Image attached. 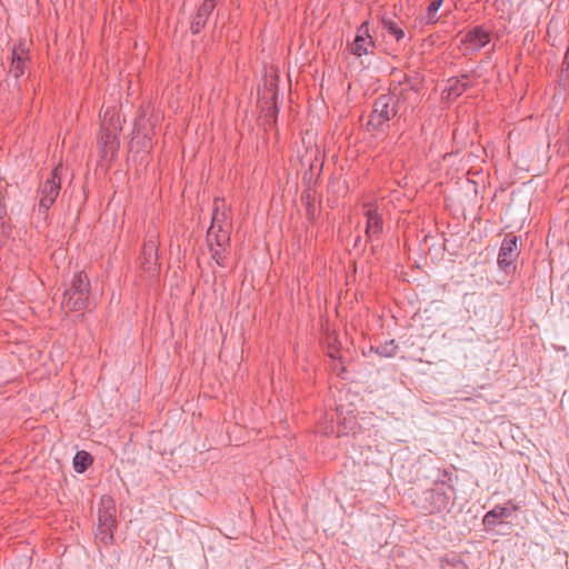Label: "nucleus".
<instances>
[{"instance_id":"nucleus-29","label":"nucleus","mask_w":569,"mask_h":569,"mask_svg":"<svg viewBox=\"0 0 569 569\" xmlns=\"http://www.w3.org/2000/svg\"><path fill=\"white\" fill-rule=\"evenodd\" d=\"M360 241H361V237H360V236H358V237L356 238V241H355V247H358V246H359V243H360Z\"/></svg>"},{"instance_id":"nucleus-3","label":"nucleus","mask_w":569,"mask_h":569,"mask_svg":"<svg viewBox=\"0 0 569 569\" xmlns=\"http://www.w3.org/2000/svg\"><path fill=\"white\" fill-rule=\"evenodd\" d=\"M90 291L91 283L87 273L84 271L74 273L70 288L64 291L62 306L69 312L87 309Z\"/></svg>"},{"instance_id":"nucleus-22","label":"nucleus","mask_w":569,"mask_h":569,"mask_svg":"<svg viewBox=\"0 0 569 569\" xmlns=\"http://www.w3.org/2000/svg\"><path fill=\"white\" fill-rule=\"evenodd\" d=\"M370 351L379 355L380 357L389 358L393 357L398 351V345L393 339L380 343L379 346H371Z\"/></svg>"},{"instance_id":"nucleus-8","label":"nucleus","mask_w":569,"mask_h":569,"mask_svg":"<svg viewBox=\"0 0 569 569\" xmlns=\"http://www.w3.org/2000/svg\"><path fill=\"white\" fill-rule=\"evenodd\" d=\"M375 41L369 32V22H362L356 32L355 40L350 44V51L357 57L373 53Z\"/></svg>"},{"instance_id":"nucleus-26","label":"nucleus","mask_w":569,"mask_h":569,"mask_svg":"<svg viewBox=\"0 0 569 569\" xmlns=\"http://www.w3.org/2000/svg\"><path fill=\"white\" fill-rule=\"evenodd\" d=\"M228 248L229 247H209L211 258L220 267L226 266Z\"/></svg>"},{"instance_id":"nucleus-15","label":"nucleus","mask_w":569,"mask_h":569,"mask_svg":"<svg viewBox=\"0 0 569 569\" xmlns=\"http://www.w3.org/2000/svg\"><path fill=\"white\" fill-rule=\"evenodd\" d=\"M228 220L229 216L224 199L216 197L213 199L212 219L210 227H214V229H230L231 226Z\"/></svg>"},{"instance_id":"nucleus-20","label":"nucleus","mask_w":569,"mask_h":569,"mask_svg":"<svg viewBox=\"0 0 569 569\" xmlns=\"http://www.w3.org/2000/svg\"><path fill=\"white\" fill-rule=\"evenodd\" d=\"M381 26L397 42H401L405 39L406 34L403 29L391 18L383 16L381 18Z\"/></svg>"},{"instance_id":"nucleus-1","label":"nucleus","mask_w":569,"mask_h":569,"mask_svg":"<svg viewBox=\"0 0 569 569\" xmlns=\"http://www.w3.org/2000/svg\"><path fill=\"white\" fill-rule=\"evenodd\" d=\"M409 90H415V87L408 81V88L401 89L399 94L389 92L377 97L366 124L367 131L386 132L390 127L389 121L398 114L400 103L406 100Z\"/></svg>"},{"instance_id":"nucleus-7","label":"nucleus","mask_w":569,"mask_h":569,"mask_svg":"<svg viewBox=\"0 0 569 569\" xmlns=\"http://www.w3.org/2000/svg\"><path fill=\"white\" fill-rule=\"evenodd\" d=\"M519 253L518 237L512 232L507 233L501 242L498 253L499 268L506 273H509L511 270H516L515 263Z\"/></svg>"},{"instance_id":"nucleus-2","label":"nucleus","mask_w":569,"mask_h":569,"mask_svg":"<svg viewBox=\"0 0 569 569\" xmlns=\"http://www.w3.org/2000/svg\"><path fill=\"white\" fill-rule=\"evenodd\" d=\"M417 506L425 515H437L443 518L455 506V489L445 479L437 481L431 489L421 493Z\"/></svg>"},{"instance_id":"nucleus-4","label":"nucleus","mask_w":569,"mask_h":569,"mask_svg":"<svg viewBox=\"0 0 569 569\" xmlns=\"http://www.w3.org/2000/svg\"><path fill=\"white\" fill-rule=\"evenodd\" d=\"M116 528V502L110 496H103L100 499L98 509L96 538L103 545H110L113 541V531Z\"/></svg>"},{"instance_id":"nucleus-10","label":"nucleus","mask_w":569,"mask_h":569,"mask_svg":"<svg viewBox=\"0 0 569 569\" xmlns=\"http://www.w3.org/2000/svg\"><path fill=\"white\" fill-rule=\"evenodd\" d=\"M367 208L365 216L367 218L366 223V243L379 239L383 230V220L378 209L371 204H366Z\"/></svg>"},{"instance_id":"nucleus-27","label":"nucleus","mask_w":569,"mask_h":569,"mask_svg":"<svg viewBox=\"0 0 569 569\" xmlns=\"http://www.w3.org/2000/svg\"><path fill=\"white\" fill-rule=\"evenodd\" d=\"M72 462H92V456L84 450H80L72 458Z\"/></svg>"},{"instance_id":"nucleus-19","label":"nucleus","mask_w":569,"mask_h":569,"mask_svg":"<svg viewBox=\"0 0 569 569\" xmlns=\"http://www.w3.org/2000/svg\"><path fill=\"white\" fill-rule=\"evenodd\" d=\"M443 4V0H430L426 9V13L421 17L423 24H435L439 21L440 16L438 14L439 9Z\"/></svg>"},{"instance_id":"nucleus-24","label":"nucleus","mask_w":569,"mask_h":569,"mask_svg":"<svg viewBox=\"0 0 569 569\" xmlns=\"http://www.w3.org/2000/svg\"><path fill=\"white\" fill-rule=\"evenodd\" d=\"M301 201L306 204L307 217L310 221H313L316 218V204L315 197L310 193L309 190H306L301 194Z\"/></svg>"},{"instance_id":"nucleus-14","label":"nucleus","mask_w":569,"mask_h":569,"mask_svg":"<svg viewBox=\"0 0 569 569\" xmlns=\"http://www.w3.org/2000/svg\"><path fill=\"white\" fill-rule=\"evenodd\" d=\"M214 8L216 4L209 1H203L201 3L190 23V31L192 34H198L201 32V30L206 27L209 17L213 12Z\"/></svg>"},{"instance_id":"nucleus-21","label":"nucleus","mask_w":569,"mask_h":569,"mask_svg":"<svg viewBox=\"0 0 569 569\" xmlns=\"http://www.w3.org/2000/svg\"><path fill=\"white\" fill-rule=\"evenodd\" d=\"M357 425L355 417H345L342 420L340 416L337 417V425H336V436L342 437L348 436L351 431L355 430Z\"/></svg>"},{"instance_id":"nucleus-6","label":"nucleus","mask_w":569,"mask_h":569,"mask_svg":"<svg viewBox=\"0 0 569 569\" xmlns=\"http://www.w3.org/2000/svg\"><path fill=\"white\" fill-rule=\"evenodd\" d=\"M61 190V177L59 173V168H54L50 171L48 178L42 183L40 188V201H39V211L43 213L48 212V210L56 202Z\"/></svg>"},{"instance_id":"nucleus-16","label":"nucleus","mask_w":569,"mask_h":569,"mask_svg":"<svg viewBox=\"0 0 569 569\" xmlns=\"http://www.w3.org/2000/svg\"><path fill=\"white\" fill-rule=\"evenodd\" d=\"M469 78L470 76L468 73H463L460 77L449 78L443 90V92L447 94V98L457 99L463 92H466L471 87Z\"/></svg>"},{"instance_id":"nucleus-31","label":"nucleus","mask_w":569,"mask_h":569,"mask_svg":"<svg viewBox=\"0 0 569 569\" xmlns=\"http://www.w3.org/2000/svg\"><path fill=\"white\" fill-rule=\"evenodd\" d=\"M346 371V368H341V372H339L338 375L345 379V376H343V372Z\"/></svg>"},{"instance_id":"nucleus-11","label":"nucleus","mask_w":569,"mask_h":569,"mask_svg":"<svg viewBox=\"0 0 569 569\" xmlns=\"http://www.w3.org/2000/svg\"><path fill=\"white\" fill-rule=\"evenodd\" d=\"M490 42V32L483 26H475L461 40L467 50L477 52Z\"/></svg>"},{"instance_id":"nucleus-18","label":"nucleus","mask_w":569,"mask_h":569,"mask_svg":"<svg viewBox=\"0 0 569 569\" xmlns=\"http://www.w3.org/2000/svg\"><path fill=\"white\" fill-rule=\"evenodd\" d=\"M337 417L335 412L323 413L317 423V432L323 436L336 435Z\"/></svg>"},{"instance_id":"nucleus-23","label":"nucleus","mask_w":569,"mask_h":569,"mask_svg":"<svg viewBox=\"0 0 569 569\" xmlns=\"http://www.w3.org/2000/svg\"><path fill=\"white\" fill-rule=\"evenodd\" d=\"M146 122L147 120L144 113L137 117L134 121L133 133L137 138L142 137L143 139L151 140L150 136L152 128H147Z\"/></svg>"},{"instance_id":"nucleus-25","label":"nucleus","mask_w":569,"mask_h":569,"mask_svg":"<svg viewBox=\"0 0 569 569\" xmlns=\"http://www.w3.org/2000/svg\"><path fill=\"white\" fill-rule=\"evenodd\" d=\"M441 569H469L458 556H448L441 559Z\"/></svg>"},{"instance_id":"nucleus-5","label":"nucleus","mask_w":569,"mask_h":569,"mask_svg":"<svg viewBox=\"0 0 569 569\" xmlns=\"http://www.w3.org/2000/svg\"><path fill=\"white\" fill-rule=\"evenodd\" d=\"M120 128L112 119L101 124L100 138L98 141L100 157L103 160L112 161L118 154L119 150V134Z\"/></svg>"},{"instance_id":"nucleus-13","label":"nucleus","mask_w":569,"mask_h":569,"mask_svg":"<svg viewBox=\"0 0 569 569\" xmlns=\"http://www.w3.org/2000/svg\"><path fill=\"white\" fill-rule=\"evenodd\" d=\"M141 264L148 272H154L158 264V244L154 237L144 241L142 247Z\"/></svg>"},{"instance_id":"nucleus-28","label":"nucleus","mask_w":569,"mask_h":569,"mask_svg":"<svg viewBox=\"0 0 569 569\" xmlns=\"http://www.w3.org/2000/svg\"><path fill=\"white\" fill-rule=\"evenodd\" d=\"M89 465H73V469L77 473H83L87 471Z\"/></svg>"},{"instance_id":"nucleus-12","label":"nucleus","mask_w":569,"mask_h":569,"mask_svg":"<svg viewBox=\"0 0 569 569\" xmlns=\"http://www.w3.org/2000/svg\"><path fill=\"white\" fill-rule=\"evenodd\" d=\"M29 61V49L23 41L14 44L11 52L10 73L19 79L26 72L27 62Z\"/></svg>"},{"instance_id":"nucleus-9","label":"nucleus","mask_w":569,"mask_h":569,"mask_svg":"<svg viewBox=\"0 0 569 569\" xmlns=\"http://www.w3.org/2000/svg\"><path fill=\"white\" fill-rule=\"evenodd\" d=\"M517 510L518 507L511 501L505 505H497L485 515L482 519L483 526L492 529L498 525L505 523Z\"/></svg>"},{"instance_id":"nucleus-17","label":"nucleus","mask_w":569,"mask_h":569,"mask_svg":"<svg viewBox=\"0 0 569 569\" xmlns=\"http://www.w3.org/2000/svg\"><path fill=\"white\" fill-rule=\"evenodd\" d=\"M208 247H230V229L210 227L206 236Z\"/></svg>"},{"instance_id":"nucleus-30","label":"nucleus","mask_w":569,"mask_h":569,"mask_svg":"<svg viewBox=\"0 0 569 569\" xmlns=\"http://www.w3.org/2000/svg\"><path fill=\"white\" fill-rule=\"evenodd\" d=\"M447 476H449L448 481H450L451 480V478H450L451 472H449L448 470H445V477H447Z\"/></svg>"}]
</instances>
